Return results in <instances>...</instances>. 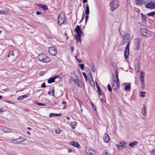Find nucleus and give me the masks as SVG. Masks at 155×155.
<instances>
[{
  "label": "nucleus",
  "mask_w": 155,
  "mask_h": 155,
  "mask_svg": "<svg viewBox=\"0 0 155 155\" xmlns=\"http://www.w3.org/2000/svg\"><path fill=\"white\" fill-rule=\"evenodd\" d=\"M37 59L40 61L47 63L50 61V59L45 53L39 54L37 57Z\"/></svg>",
  "instance_id": "obj_1"
},
{
  "label": "nucleus",
  "mask_w": 155,
  "mask_h": 155,
  "mask_svg": "<svg viewBox=\"0 0 155 155\" xmlns=\"http://www.w3.org/2000/svg\"><path fill=\"white\" fill-rule=\"evenodd\" d=\"M65 15L64 13H61L58 17V24L59 25L63 24L66 19Z\"/></svg>",
  "instance_id": "obj_2"
},
{
  "label": "nucleus",
  "mask_w": 155,
  "mask_h": 155,
  "mask_svg": "<svg viewBox=\"0 0 155 155\" xmlns=\"http://www.w3.org/2000/svg\"><path fill=\"white\" fill-rule=\"evenodd\" d=\"M110 5L111 8V11L112 12L114 11L119 6L118 0H112Z\"/></svg>",
  "instance_id": "obj_3"
},
{
  "label": "nucleus",
  "mask_w": 155,
  "mask_h": 155,
  "mask_svg": "<svg viewBox=\"0 0 155 155\" xmlns=\"http://www.w3.org/2000/svg\"><path fill=\"white\" fill-rule=\"evenodd\" d=\"M140 32L142 35L147 37H150L152 35L151 32L146 29H141L140 30Z\"/></svg>",
  "instance_id": "obj_4"
},
{
  "label": "nucleus",
  "mask_w": 155,
  "mask_h": 155,
  "mask_svg": "<svg viewBox=\"0 0 155 155\" xmlns=\"http://www.w3.org/2000/svg\"><path fill=\"white\" fill-rule=\"evenodd\" d=\"M140 38H136L134 39V49L135 50H137L140 49Z\"/></svg>",
  "instance_id": "obj_5"
},
{
  "label": "nucleus",
  "mask_w": 155,
  "mask_h": 155,
  "mask_svg": "<svg viewBox=\"0 0 155 155\" xmlns=\"http://www.w3.org/2000/svg\"><path fill=\"white\" fill-rule=\"evenodd\" d=\"M146 8L152 10L155 8V2H150L147 3L145 6Z\"/></svg>",
  "instance_id": "obj_6"
},
{
  "label": "nucleus",
  "mask_w": 155,
  "mask_h": 155,
  "mask_svg": "<svg viewBox=\"0 0 155 155\" xmlns=\"http://www.w3.org/2000/svg\"><path fill=\"white\" fill-rule=\"evenodd\" d=\"M85 151L86 153L88 155H94L95 153L94 150L88 146L86 147Z\"/></svg>",
  "instance_id": "obj_7"
},
{
  "label": "nucleus",
  "mask_w": 155,
  "mask_h": 155,
  "mask_svg": "<svg viewBox=\"0 0 155 155\" xmlns=\"http://www.w3.org/2000/svg\"><path fill=\"white\" fill-rule=\"evenodd\" d=\"M140 79L141 84L142 87L144 88L145 87L144 81V75L145 73L144 72L140 71Z\"/></svg>",
  "instance_id": "obj_8"
},
{
  "label": "nucleus",
  "mask_w": 155,
  "mask_h": 155,
  "mask_svg": "<svg viewBox=\"0 0 155 155\" xmlns=\"http://www.w3.org/2000/svg\"><path fill=\"white\" fill-rule=\"evenodd\" d=\"M49 53L52 56H55L57 53V50L54 47H51L48 49Z\"/></svg>",
  "instance_id": "obj_9"
},
{
  "label": "nucleus",
  "mask_w": 155,
  "mask_h": 155,
  "mask_svg": "<svg viewBox=\"0 0 155 155\" xmlns=\"http://www.w3.org/2000/svg\"><path fill=\"white\" fill-rule=\"evenodd\" d=\"M130 41L128 42L125 49L124 51V55L125 58L127 59L129 55V47L130 45Z\"/></svg>",
  "instance_id": "obj_10"
},
{
  "label": "nucleus",
  "mask_w": 155,
  "mask_h": 155,
  "mask_svg": "<svg viewBox=\"0 0 155 155\" xmlns=\"http://www.w3.org/2000/svg\"><path fill=\"white\" fill-rule=\"evenodd\" d=\"M114 83L112 84V87L114 90H116L119 87L120 84L119 82H116L115 79L114 80Z\"/></svg>",
  "instance_id": "obj_11"
},
{
  "label": "nucleus",
  "mask_w": 155,
  "mask_h": 155,
  "mask_svg": "<svg viewBox=\"0 0 155 155\" xmlns=\"http://www.w3.org/2000/svg\"><path fill=\"white\" fill-rule=\"evenodd\" d=\"M134 67L136 72H139L140 69V65L138 61H137L135 63Z\"/></svg>",
  "instance_id": "obj_12"
},
{
  "label": "nucleus",
  "mask_w": 155,
  "mask_h": 155,
  "mask_svg": "<svg viewBox=\"0 0 155 155\" xmlns=\"http://www.w3.org/2000/svg\"><path fill=\"white\" fill-rule=\"evenodd\" d=\"M75 31L77 33V35H81L83 34L82 30L81 29L79 26L77 25L75 29Z\"/></svg>",
  "instance_id": "obj_13"
},
{
  "label": "nucleus",
  "mask_w": 155,
  "mask_h": 155,
  "mask_svg": "<svg viewBox=\"0 0 155 155\" xmlns=\"http://www.w3.org/2000/svg\"><path fill=\"white\" fill-rule=\"evenodd\" d=\"M135 3L136 5L142 6L145 4V0H135Z\"/></svg>",
  "instance_id": "obj_14"
},
{
  "label": "nucleus",
  "mask_w": 155,
  "mask_h": 155,
  "mask_svg": "<svg viewBox=\"0 0 155 155\" xmlns=\"http://www.w3.org/2000/svg\"><path fill=\"white\" fill-rule=\"evenodd\" d=\"M26 140V139L24 137H20L14 140V141L15 142V143H18L20 142H21L25 141Z\"/></svg>",
  "instance_id": "obj_15"
},
{
  "label": "nucleus",
  "mask_w": 155,
  "mask_h": 155,
  "mask_svg": "<svg viewBox=\"0 0 155 155\" xmlns=\"http://www.w3.org/2000/svg\"><path fill=\"white\" fill-rule=\"evenodd\" d=\"M129 38V35L128 34H126L123 38V39L122 40V42L124 44L128 42Z\"/></svg>",
  "instance_id": "obj_16"
},
{
  "label": "nucleus",
  "mask_w": 155,
  "mask_h": 155,
  "mask_svg": "<svg viewBox=\"0 0 155 155\" xmlns=\"http://www.w3.org/2000/svg\"><path fill=\"white\" fill-rule=\"evenodd\" d=\"M104 141L105 142H108L110 140V137L107 133H105L103 137Z\"/></svg>",
  "instance_id": "obj_17"
},
{
  "label": "nucleus",
  "mask_w": 155,
  "mask_h": 155,
  "mask_svg": "<svg viewBox=\"0 0 155 155\" xmlns=\"http://www.w3.org/2000/svg\"><path fill=\"white\" fill-rule=\"evenodd\" d=\"M70 144L74 147L79 149L80 148V145L77 142L74 141H71L70 142Z\"/></svg>",
  "instance_id": "obj_18"
},
{
  "label": "nucleus",
  "mask_w": 155,
  "mask_h": 155,
  "mask_svg": "<svg viewBox=\"0 0 155 155\" xmlns=\"http://www.w3.org/2000/svg\"><path fill=\"white\" fill-rule=\"evenodd\" d=\"M147 106H146L145 105H144L143 107L141 113L144 116L146 115L147 112Z\"/></svg>",
  "instance_id": "obj_19"
},
{
  "label": "nucleus",
  "mask_w": 155,
  "mask_h": 155,
  "mask_svg": "<svg viewBox=\"0 0 155 155\" xmlns=\"http://www.w3.org/2000/svg\"><path fill=\"white\" fill-rule=\"evenodd\" d=\"M75 78L74 79H73V82L75 84L77 85L79 87V84L78 83V82L79 81V80L78 79L77 75L75 74H74Z\"/></svg>",
  "instance_id": "obj_20"
},
{
  "label": "nucleus",
  "mask_w": 155,
  "mask_h": 155,
  "mask_svg": "<svg viewBox=\"0 0 155 155\" xmlns=\"http://www.w3.org/2000/svg\"><path fill=\"white\" fill-rule=\"evenodd\" d=\"M138 142L137 141H134L133 142L130 143L129 144V146L131 147H133L137 145L138 144Z\"/></svg>",
  "instance_id": "obj_21"
},
{
  "label": "nucleus",
  "mask_w": 155,
  "mask_h": 155,
  "mask_svg": "<svg viewBox=\"0 0 155 155\" xmlns=\"http://www.w3.org/2000/svg\"><path fill=\"white\" fill-rule=\"evenodd\" d=\"M61 116V114H54L51 113L50 115V117H59Z\"/></svg>",
  "instance_id": "obj_22"
},
{
  "label": "nucleus",
  "mask_w": 155,
  "mask_h": 155,
  "mask_svg": "<svg viewBox=\"0 0 155 155\" xmlns=\"http://www.w3.org/2000/svg\"><path fill=\"white\" fill-rule=\"evenodd\" d=\"M77 125V123L75 121L72 122L71 123V126L72 128L74 129L75 128Z\"/></svg>",
  "instance_id": "obj_23"
},
{
  "label": "nucleus",
  "mask_w": 155,
  "mask_h": 155,
  "mask_svg": "<svg viewBox=\"0 0 155 155\" xmlns=\"http://www.w3.org/2000/svg\"><path fill=\"white\" fill-rule=\"evenodd\" d=\"M96 85L99 94L100 95H102V91H101V88L97 82L96 83Z\"/></svg>",
  "instance_id": "obj_24"
},
{
  "label": "nucleus",
  "mask_w": 155,
  "mask_h": 155,
  "mask_svg": "<svg viewBox=\"0 0 155 155\" xmlns=\"http://www.w3.org/2000/svg\"><path fill=\"white\" fill-rule=\"evenodd\" d=\"M81 35H76L75 36V38L77 40V41L81 42Z\"/></svg>",
  "instance_id": "obj_25"
},
{
  "label": "nucleus",
  "mask_w": 155,
  "mask_h": 155,
  "mask_svg": "<svg viewBox=\"0 0 155 155\" xmlns=\"http://www.w3.org/2000/svg\"><path fill=\"white\" fill-rule=\"evenodd\" d=\"M127 144L124 141H122L120 143L119 146L120 147H125Z\"/></svg>",
  "instance_id": "obj_26"
},
{
  "label": "nucleus",
  "mask_w": 155,
  "mask_h": 155,
  "mask_svg": "<svg viewBox=\"0 0 155 155\" xmlns=\"http://www.w3.org/2000/svg\"><path fill=\"white\" fill-rule=\"evenodd\" d=\"M89 80H90V84L91 85V86L93 87H94L95 86L94 84V83H93V84H91V83L93 82V79L92 78V76L91 75V78H89Z\"/></svg>",
  "instance_id": "obj_27"
},
{
  "label": "nucleus",
  "mask_w": 155,
  "mask_h": 155,
  "mask_svg": "<svg viewBox=\"0 0 155 155\" xmlns=\"http://www.w3.org/2000/svg\"><path fill=\"white\" fill-rule=\"evenodd\" d=\"M85 13L86 15H89V8L88 4H87V6L86 8Z\"/></svg>",
  "instance_id": "obj_28"
},
{
  "label": "nucleus",
  "mask_w": 155,
  "mask_h": 155,
  "mask_svg": "<svg viewBox=\"0 0 155 155\" xmlns=\"http://www.w3.org/2000/svg\"><path fill=\"white\" fill-rule=\"evenodd\" d=\"M54 82H55V80L53 78H51L48 80V82L50 84Z\"/></svg>",
  "instance_id": "obj_29"
},
{
  "label": "nucleus",
  "mask_w": 155,
  "mask_h": 155,
  "mask_svg": "<svg viewBox=\"0 0 155 155\" xmlns=\"http://www.w3.org/2000/svg\"><path fill=\"white\" fill-rule=\"evenodd\" d=\"M115 74L116 76V82H119V80L118 79V72L117 70H116L115 71Z\"/></svg>",
  "instance_id": "obj_30"
},
{
  "label": "nucleus",
  "mask_w": 155,
  "mask_h": 155,
  "mask_svg": "<svg viewBox=\"0 0 155 155\" xmlns=\"http://www.w3.org/2000/svg\"><path fill=\"white\" fill-rule=\"evenodd\" d=\"M27 97V96L26 95L19 96L18 97V99L19 100H21L23 99L26 98Z\"/></svg>",
  "instance_id": "obj_31"
},
{
  "label": "nucleus",
  "mask_w": 155,
  "mask_h": 155,
  "mask_svg": "<svg viewBox=\"0 0 155 155\" xmlns=\"http://www.w3.org/2000/svg\"><path fill=\"white\" fill-rule=\"evenodd\" d=\"M61 131V129L59 128H56L54 129L55 132L58 134H59L60 133Z\"/></svg>",
  "instance_id": "obj_32"
},
{
  "label": "nucleus",
  "mask_w": 155,
  "mask_h": 155,
  "mask_svg": "<svg viewBox=\"0 0 155 155\" xmlns=\"http://www.w3.org/2000/svg\"><path fill=\"white\" fill-rule=\"evenodd\" d=\"M3 130L4 132L6 133L9 132L10 131V130L7 127H4L3 128Z\"/></svg>",
  "instance_id": "obj_33"
},
{
  "label": "nucleus",
  "mask_w": 155,
  "mask_h": 155,
  "mask_svg": "<svg viewBox=\"0 0 155 155\" xmlns=\"http://www.w3.org/2000/svg\"><path fill=\"white\" fill-rule=\"evenodd\" d=\"M140 95L141 97H144L145 96L146 92H145L140 91Z\"/></svg>",
  "instance_id": "obj_34"
},
{
  "label": "nucleus",
  "mask_w": 155,
  "mask_h": 155,
  "mask_svg": "<svg viewBox=\"0 0 155 155\" xmlns=\"http://www.w3.org/2000/svg\"><path fill=\"white\" fill-rule=\"evenodd\" d=\"M155 15V12L153 11L150 12L147 14V15L148 16H153Z\"/></svg>",
  "instance_id": "obj_35"
},
{
  "label": "nucleus",
  "mask_w": 155,
  "mask_h": 155,
  "mask_svg": "<svg viewBox=\"0 0 155 155\" xmlns=\"http://www.w3.org/2000/svg\"><path fill=\"white\" fill-rule=\"evenodd\" d=\"M141 18L142 20L143 21H144L146 20V16H145L144 15L143 13H141Z\"/></svg>",
  "instance_id": "obj_36"
},
{
  "label": "nucleus",
  "mask_w": 155,
  "mask_h": 155,
  "mask_svg": "<svg viewBox=\"0 0 155 155\" xmlns=\"http://www.w3.org/2000/svg\"><path fill=\"white\" fill-rule=\"evenodd\" d=\"M130 84L126 85L125 86V91H128V90H130Z\"/></svg>",
  "instance_id": "obj_37"
},
{
  "label": "nucleus",
  "mask_w": 155,
  "mask_h": 155,
  "mask_svg": "<svg viewBox=\"0 0 155 155\" xmlns=\"http://www.w3.org/2000/svg\"><path fill=\"white\" fill-rule=\"evenodd\" d=\"M41 8L45 11L48 10V7L47 6L45 5H43L41 7Z\"/></svg>",
  "instance_id": "obj_38"
},
{
  "label": "nucleus",
  "mask_w": 155,
  "mask_h": 155,
  "mask_svg": "<svg viewBox=\"0 0 155 155\" xmlns=\"http://www.w3.org/2000/svg\"><path fill=\"white\" fill-rule=\"evenodd\" d=\"M51 90L52 91V95L53 96H54V88L53 87H51Z\"/></svg>",
  "instance_id": "obj_39"
},
{
  "label": "nucleus",
  "mask_w": 155,
  "mask_h": 155,
  "mask_svg": "<svg viewBox=\"0 0 155 155\" xmlns=\"http://www.w3.org/2000/svg\"><path fill=\"white\" fill-rule=\"evenodd\" d=\"M79 66L82 70L84 69V64H79Z\"/></svg>",
  "instance_id": "obj_40"
},
{
  "label": "nucleus",
  "mask_w": 155,
  "mask_h": 155,
  "mask_svg": "<svg viewBox=\"0 0 155 155\" xmlns=\"http://www.w3.org/2000/svg\"><path fill=\"white\" fill-rule=\"evenodd\" d=\"M107 89L109 90V91L111 92L112 91V88L109 84H108L107 85Z\"/></svg>",
  "instance_id": "obj_41"
},
{
  "label": "nucleus",
  "mask_w": 155,
  "mask_h": 155,
  "mask_svg": "<svg viewBox=\"0 0 155 155\" xmlns=\"http://www.w3.org/2000/svg\"><path fill=\"white\" fill-rule=\"evenodd\" d=\"M82 74L83 75L85 78L86 81H87V76L85 72H83Z\"/></svg>",
  "instance_id": "obj_42"
},
{
  "label": "nucleus",
  "mask_w": 155,
  "mask_h": 155,
  "mask_svg": "<svg viewBox=\"0 0 155 155\" xmlns=\"http://www.w3.org/2000/svg\"><path fill=\"white\" fill-rule=\"evenodd\" d=\"M36 104L39 106H45L46 105L45 104H42L41 103H37Z\"/></svg>",
  "instance_id": "obj_43"
},
{
  "label": "nucleus",
  "mask_w": 155,
  "mask_h": 155,
  "mask_svg": "<svg viewBox=\"0 0 155 155\" xmlns=\"http://www.w3.org/2000/svg\"><path fill=\"white\" fill-rule=\"evenodd\" d=\"M92 71L94 72H95L96 69H95V66L94 65H92Z\"/></svg>",
  "instance_id": "obj_44"
},
{
  "label": "nucleus",
  "mask_w": 155,
  "mask_h": 155,
  "mask_svg": "<svg viewBox=\"0 0 155 155\" xmlns=\"http://www.w3.org/2000/svg\"><path fill=\"white\" fill-rule=\"evenodd\" d=\"M75 58L76 59L78 63H81V60L80 58H77L76 56H75Z\"/></svg>",
  "instance_id": "obj_45"
},
{
  "label": "nucleus",
  "mask_w": 155,
  "mask_h": 155,
  "mask_svg": "<svg viewBox=\"0 0 155 155\" xmlns=\"http://www.w3.org/2000/svg\"><path fill=\"white\" fill-rule=\"evenodd\" d=\"M109 153L106 151H104L103 153V155H109Z\"/></svg>",
  "instance_id": "obj_46"
},
{
  "label": "nucleus",
  "mask_w": 155,
  "mask_h": 155,
  "mask_svg": "<svg viewBox=\"0 0 155 155\" xmlns=\"http://www.w3.org/2000/svg\"><path fill=\"white\" fill-rule=\"evenodd\" d=\"M4 14L6 15V13H5L2 10H0V15Z\"/></svg>",
  "instance_id": "obj_47"
},
{
  "label": "nucleus",
  "mask_w": 155,
  "mask_h": 155,
  "mask_svg": "<svg viewBox=\"0 0 155 155\" xmlns=\"http://www.w3.org/2000/svg\"><path fill=\"white\" fill-rule=\"evenodd\" d=\"M12 53V55H14L13 52V51H11V52H9V53L8 54V56H7L8 57H9L10 56V54L11 53Z\"/></svg>",
  "instance_id": "obj_48"
},
{
  "label": "nucleus",
  "mask_w": 155,
  "mask_h": 155,
  "mask_svg": "<svg viewBox=\"0 0 155 155\" xmlns=\"http://www.w3.org/2000/svg\"><path fill=\"white\" fill-rule=\"evenodd\" d=\"M41 87L42 88H44L46 87V85L45 84V83L44 82L41 85Z\"/></svg>",
  "instance_id": "obj_49"
},
{
  "label": "nucleus",
  "mask_w": 155,
  "mask_h": 155,
  "mask_svg": "<svg viewBox=\"0 0 155 155\" xmlns=\"http://www.w3.org/2000/svg\"><path fill=\"white\" fill-rule=\"evenodd\" d=\"M151 155H155V150H153L152 151Z\"/></svg>",
  "instance_id": "obj_50"
},
{
  "label": "nucleus",
  "mask_w": 155,
  "mask_h": 155,
  "mask_svg": "<svg viewBox=\"0 0 155 155\" xmlns=\"http://www.w3.org/2000/svg\"><path fill=\"white\" fill-rule=\"evenodd\" d=\"M92 107H93V109L94 110H96V107L93 104H92Z\"/></svg>",
  "instance_id": "obj_51"
},
{
  "label": "nucleus",
  "mask_w": 155,
  "mask_h": 155,
  "mask_svg": "<svg viewBox=\"0 0 155 155\" xmlns=\"http://www.w3.org/2000/svg\"><path fill=\"white\" fill-rule=\"evenodd\" d=\"M36 5L39 8H41V7L43 5H42V4H37Z\"/></svg>",
  "instance_id": "obj_52"
},
{
  "label": "nucleus",
  "mask_w": 155,
  "mask_h": 155,
  "mask_svg": "<svg viewBox=\"0 0 155 155\" xmlns=\"http://www.w3.org/2000/svg\"><path fill=\"white\" fill-rule=\"evenodd\" d=\"M36 14L37 15H40L41 14V13L40 12H36Z\"/></svg>",
  "instance_id": "obj_53"
},
{
  "label": "nucleus",
  "mask_w": 155,
  "mask_h": 155,
  "mask_svg": "<svg viewBox=\"0 0 155 155\" xmlns=\"http://www.w3.org/2000/svg\"><path fill=\"white\" fill-rule=\"evenodd\" d=\"M53 78H54V79L55 80V79L56 78H59V76L58 75H57L55 76Z\"/></svg>",
  "instance_id": "obj_54"
},
{
  "label": "nucleus",
  "mask_w": 155,
  "mask_h": 155,
  "mask_svg": "<svg viewBox=\"0 0 155 155\" xmlns=\"http://www.w3.org/2000/svg\"><path fill=\"white\" fill-rule=\"evenodd\" d=\"M4 101L6 103H10L11 102L10 101L8 100H5Z\"/></svg>",
  "instance_id": "obj_55"
},
{
  "label": "nucleus",
  "mask_w": 155,
  "mask_h": 155,
  "mask_svg": "<svg viewBox=\"0 0 155 155\" xmlns=\"http://www.w3.org/2000/svg\"><path fill=\"white\" fill-rule=\"evenodd\" d=\"M43 74V71H41L39 73V74L40 75H42Z\"/></svg>",
  "instance_id": "obj_56"
},
{
  "label": "nucleus",
  "mask_w": 155,
  "mask_h": 155,
  "mask_svg": "<svg viewBox=\"0 0 155 155\" xmlns=\"http://www.w3.org/2000/svg\"><path fill=\"white\" fill-rule=\"evenodd\" d=\"M63 104L65 105L66 104V102L65 101H63L62 102Z\"/></svg>",
  "instance_id": "obj_57"
},
{
  "label": "nucleus",
  "mask_w": 155,
  "mask_h": 155,
  "mask_svg": "<svg viewBox=\"0 0 155 155\" xmlns=\"http://www.w3.org/2000/svg\"><path fill=\"white\" fill-rule=\"evenodd\" d=\"M86 17H85V19H87L88 18H89V15H86Z\"/></svg>",
  "instance_id": "obj_58"
},
{
  "label": "nucleus",
  "mask_w": 155,
  "mask_h": 155,
  "mask_svg": "<svg viewBox=\"0 0 155 155\" xmlns=\"http://www.w3.org/2000/svg\"><path fill=\"white\" fill-rule=\"evenodd\" d=\"M71 49L72 51V52H73V50H74V48L73 47H71Z\"/></svg>",
  "instance_id": "obj_59"
},
{
  "label": "nucleus",
  "mask_w": 155,
  "mask_h": 155,
  "mask_svg": "<svg viewBox=\"0 0 155 155\" xmlns=\"http://www.w3.org/2000/svg\"><path fill=\"white\" fill-rule=\"evenodd\" d=\"M72 151V150L71 149H68V152L69 153H70Z\"/></svg>",
  "instance_id": "obj_60"
},
{
  "label": "nucleus",
  "mask_w": 155,
  "mask_h": 155,
  "mask_svg": "<svg viewBox=\"0 0 155 155\" xmlns=\"http://www.w3.org/2000/svg\"><path fill=\"white\" fill-rule=\"evenodd\" d=\"M87 2V0H83V2L84 3Z\"/></svg>",
  "instance_id": "obj_61"
},
{
  "label": "nucleus",
  "mask_w": 155,
  "mask_h": 155,
  "mask_svg": "<svg viewBox=\"0 0 155 155\" xmlns=\"http://www.w3.org/2000/svg\"><path fill=\"white\" fill-rule=\"evenodd\" d=\"M77 99V100L78 101V102L80 105H81V101L79 99Z\"/></svg>",
  "instance_id": "obj_62"
},
{
  "label": "nucleus",
  "mask_w": 155,
  "mask_h": 155,
  "mask_svg": "<svg viewBox=\"0 0 155 155\" xmlns=\"http://www.w3.org/2000/svg\"><path fill=\"white\" fill-rule=\"evenodd\" d=\"M83 19H84V18H81V20H80L79 23H81L82 22V21H83Z\"/></svg>",
  "instance_id": "obj_63"
},
{
  "label": "nucleus",
  "mask_w": 155,
  "mask_h": 155,
  "mask_svg": "<svg viewBox=\"0 0 155 155\" xmlns=\"http://www.w3.org/2000/svg\"><path fill=\"white\" fill-rule=\"evenodd\" d=\"M113 67H114V66H116V65L115 63H113Z\"/></svg>",
  "instance_id": "obj_64"
}]
</instances>
